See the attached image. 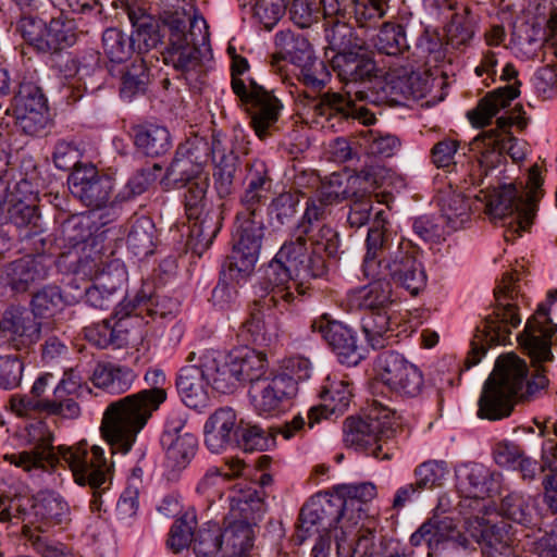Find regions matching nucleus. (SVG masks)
<instances>
[{"label":"nucleus","instance_id":"obj_19","mask_svg":"<svg viewBox=\"0 0 557 557\" xmlns=\"http://www.w3.org/2000/svg\"><path fill=\"white\" fill-rule=\"evenodd\" d=\"M512 140L507 133L486 131L475 137L472 146L478 151V170H472L470 176L473 184H480L488 171L496 168L503 161V152Z\"/></svg>","mask_w":557,"mask_h":557},{"label":"nucleus","instance_id":"obj_11","mask_svg":"<svg viewBox=\"0 0 557 557\" xmlns=\"http://www.w3.org/2000/svg\"><path fill=\"white\" fill-rule=\"evenodd\" d=\"M208 174L205 173L199 182L189 185L185 195L186 214L190 222L187 247L193 255L202 257L209 249V234L205 223L209 215L207 210Z\"/></svg>","mask_w":557,"mask_h":557},{"label":"nucleus","instance_id":"obj_34","mask_svg":"<svg viewBox=\"0 0 557 557\" xmlns=\"http://www.w3.org/2000/svg\"><path fill=\"white\" fill-rule=\"evenodd\" d=\"M253 540V527L245 521H235L223 531L218 545L224 546V557H249Z\"/></svg>","mask_w":557,"mask_h":557},{"label":"nucleus","instance_id":"obj_55","mask_svg":"<svg viewBox=\"0 0 557 557\" xmlns=\"http://www.w3.org/2000/svg\"><path fill=\"white\" fill-rule=\"evenodd\" d=\"M510 525L504 521L496 524L486 523L481 531V542L490 555L504 554L512 544L513 536L509 532Z\"/></svg>","mask_w":557,"mask_h":557},{"label":"nucleus","instance_id":"obj_16","mask_svg":"<svg viewBox=\"0 0 557 557\" xmlns=\"http://www.w3.org/2000/svg\"><path fill=\"white\" fill-rule=\"evenodd\" d=\"M161 445L166 461L172 468H184L195 456L198 442L194 434L185 431V420L171 417L161 435Z\"/></svg>","mask_w":557,"mask_h":557},{"label":"nucleus","instance_id":"obj_21","mask_svg":"<svg viewBox=\"0 0 557 557\" xmlns=\"http://www.w3.org/2000/svg\"><path fill=\"white\" fill-rule=\"evenodd\" d=\"M249 396L259 413H273L295 396V384L288 379L273 376L270 381L252 384Z\"/></svg>","mask_w":557,"mask_h":557},{"label":"nucleus","instance_id":"obj_41","mask_svg":"<svg viewBox=\"0 0 557 557\" xmlns=\"http://www.w3.org/2000/svg\"><path fill=\"white\" fill-rule=\"evenodd\" d=\"M244 329L253 343L267 345L278 336L280 323L273 313H265L257 308L244 323Z\"/></svg>","mask_w":557,"mask_h":557},{"label":"nucleus","instance_id":"obj_39","mask_svg":"<svg viewBox=\"0 0 557 557\" xmlns=\"http://www.w3.org/2000/svg\"><path fill=\"white\" fill-rule=\"evenodd\" d=\"M4 223H12L18 228H24L23 239H32L41 234L40 215L36 206L24 201L11 203L4 209Z\"/></svg>","mask_w":557,"mask_h":557},{"label":"nucleus","instance_id":"obj_49","mask_svg":"<svg viewBox=\"0 0 557 557\" xmlns=\"http://www.w3.org/2000/svg\"><path fill=\"white\" fill-rule=\"evenodd\" d=\"M215 164L213 176L215 178V189L221 197L231 193L233 174L235 172V158L232 153H225L221 149L220 141H214L211 149Z\"/></svg>","mask_w":557,"mask_h":557},{"label":"nucleus","instance_id":"obj_27","mask_svg":"<svg viewBox=\"0 0 557 557\" xmlns=\"http://www.w3.org/2000/svg\"><path fill=\"white\" fill-rule=\"evenodd\" d=\"M136 148L145 156L158 158L172 148V138L165 126L145 123L132 127Z\"/></svg>","mask_w":557,"mask_h":557},{"label":"nucleus","instance_id":"obj_14","mask_svg":"<svg viewBox=\"0 0 557 557\" xmlns=\"http://www.w3.org/2000/svg\"><path fill=\"white\" fill-rule=\"evenodd\" d=\"M52 268V259L44 253L26 256L5 264L0 270V285L13 292H26L32 284L46 280Z\"/></svg>","mask_w":557,"mask_h":557},{"label":"nucleus","instance_id":"obj_38","mask_svg":"<svg viewBox=\"0 0 557 557\" xmlns=\"http://www.w3.org/2000/svg\"><path fill=\"white\" fill-rule=\"evenodd\" d=\"M117 72L121 76L120 95L122 98L132 100L146 92L149 73L141 58L137 55L129 64L117 69Z\"/></svg>","mask_w":557,"mask_h":557},{"label":"nucleus","instance_id":"obj_18","mask_svg":"<svg viewBox=\"0 0 557 557\" xmlns=\"http://www.w3.org/2000/svg\"><path fill=\"white\" fill-rule=\"evenodd\" d=\"M165 64L172 65L176 71L185 74L186 79L195 88L202 90L207 86V74L202 73L200 62V51L198 46L189 41L181 42L178 37L173 38V44H169L163 52Z\"/></svg>","mask_w":557,"mask_h":557},{"label":"nucleus","instance_id":"obj_60","mask_svg":"<svg viewBox=\"0 0 557 557\" xmlns=\"http://www.w3.org/2000/svg\"><path fill=\"white\" fill-rule=\"evenodd\" d=\"M16 125L26 135L37 136L42 134L50 124L48 104L29 108L24 114H13Z\"/></svg>","mask_w":557,"mask_h":557},{"label":"nucleus","instance_id":"obj_58","mask_svg":"<svg viewBox=\"0 0 557 557\" xmlns=\"http://www.w3.org/2000/svg\"><path fill=\"white\" fill-rule=\"evenodd\" d=\"M47 104V99L39 86L29 81L18 84V89L12 99L13 114H24L29 108Z\"/></svg>","mask_w":557,"mask_h":557},{"label":"nucleus","instance_id":"obj_44","mask_svg":"<svg viewBox=\"0 0 557 557\" xmlns=\"http://www.w3.org/2000/svg\"><path fill=\"white\" fill-rule=\"evenodd\" d=\"M22 534L27 544L40 557H64L70 549L63 543L51 539L41 527L25 524Z\"/></svg>","mask_w":557,"mask_h":557},{"label":"nucleus","instance_id":"obj_32","mask_svg":"<svg viewBox=\"0 0 557 557\" xmlns=\"http://www.w3.org/2000/svg\"><path fill=\"white\" fill-rule=\"evenodd\" d=\"M459 531L449 517L433 516L410 536L413 546L426 543L429 546L438 545L445 541L457 540Z\"/></svg>","mask_w":557,"mask_h":557},{"label":"nucleus","instance_id":"obj_40","mask_svg":"<svg viewBox=\"0 0 557 557\" xmlns=\"http://www.w3.org/2000/svg\"><path fill=\"white\" fill-rule=\"evenodd\" d=\"M34 516L49 524H59L67 519L70 509L64 499L52 492L38 494L32 504Z\"/></svg>","mask_w":557,"mask_h":557},{"label":"nucleus","instance_id":"obj_64","mask_svg":"<svg viewBox=\"0 0 557 557\" xmlns=\"http://www.w3.org/2000/svg\"><path fill=\"white\" fill-rule=\"evenodd\" d=\"M24 371L23 361L16 356H0V387L13 389L20 386Z\"/></svg>","mask_w":557,"mask_h":557},{"label":"nucleus","instance_id":"obj_5","mask_svg":"<svg viewBox=\"0 0 557 557\" xmlns=\"http://www.w3.org/2000/svg\"><path fill=\"white\" fill-rule=\"evenodd\" d=\"M264 232V220L257 208L247 207L237 213L233 235V257L228 263L232 280L238 281L253 272Z\"/></svg>","mask_w":557,"mask_h":557},{"label":"nucleus","instance_id":"obj_48","mask_svg":"<svg viewBox=\"0 0 557 557\" xmlns=\"http://www.w3.org/2000/svg\"><path fill=\"white\" fill-rule=\"evenodd\" d=\"M313 110L317 115L325 116L327 120L333 117L348 120L354 113V100L349 95L344 96L339 92L326 91L321 95Z\"/></svg>","mask_w":557,"mask_h":557},{"label":"nucleus","instance_id":"obj_43","mask_svg":"<svg viewBox=\"0 0 557 557\" xmlns=\"http://www.w3.org/2000/svg\"><path fill=\"white\" fill-rule=\"evenodd\" d=\"M468 487L465 488L470 498L483 499L498 493L499 481L482 465L472 466L467 474Z\"/></svg>","mask_w":557,"mask_h":557},{"label":"nucleus","instance_id":"obj_24","mask_svg":"<svg viewBox=\"0 0 557 557\" xmlns=\"http://www.w3.org/2000/svg\"><path fill=\"white\" fill-rule=\"evenodd\" d=\"M84 391L90 392L89 387L82 383V377L73 369L65 371L51 398L60 417L76 419L81 414V407L76 398Z\"/></svg>","mask_w":557,"mask_h":557},{"label":"nucleus","instance_id":"obj_17","mask_svg":"<svg viewBox=\"0 0 557 557\" xmlns=\"http://www.w3.org/2000/svg\"><path fill=\"white\" fill-rule=\"evenodd\" d=\"M311 329L322 335L341 362L356 366L363 358L351 331L343 323L331 320L326 313L314 319Z\"/></svg>","mask_w":557,"mask_h":557},{"label":"nucleus","instance_id":"obj_4","mask_svg":"<svg viewBox=\"0 0 557 557\" xmlns=\"http://www.w3.org/2000/svg\"><path fill=\"white\" fill-rule=\"evenodd\" d=\"M543 178L540 168L534 164L530 168L525 185L518 189L516 185L508 184L495 189L486 202V212L493 219L515 216L505 231V239L511 240L516 234L530 228L535 218L537 203L543 197Z\"/></svg>","mask_w":557,"mask_h":557},{"label":"nucleus","instance_id":"obj_7","mask_svg":"<svg viewBox=\"0 0 557 557\" xmlns=\"http://www.w3.org/2000/svg\"><path fill=\"white\" fill-rule=\"evenodd\" d=\"M376 377L391 392L406 397L417 396L423 387L421 370L395 351L381 354L375 366Z\"/></svg>","mask_w":557,"mask_h":557},{"label":"nucleus","instance_id":"obj_42","mask_svg":"<svg viewBox=\"0 0 557 557\" xmlns=\"http://www.w3.org/2000/svg\"><path fill=\"white\" fill-rule=\"evenodd\" d=\"M238 430L237 417L232 408L215 410L211 416V434L215 442L211 448L219 450L231 444Z\"/></svg>","mask_w":557,"mask_h":557},{"label":"nucleus","instance_id":"obj_30","mask_svg":"<svg viewBox=\"0 0 557 557\" xmlns=\"http://www.w3.org/2000/svg\"><path fill=\"white\" fill-rule=\"evenodd\" d=\"M384 91L396 102L417 98L422 92L420 76L410 66L391 67L385 76Z\"/></svg>","mask_w":557,"mask_h":557},{"label":"nucleus","instance_id":"obj_56","mask_svg":"<svg viewBox=\"0 0 557 557\" xmlns=\"http://www.w3.org/2000/svg\"><path fill=\"white\" fill-rule=\"evenodd\" d=\"M200 170L185 153L177 148L175 157L166 170L165 181L174 187H182L194 178H198Z\"/></svg>","mask_w":557,"mask_h":557},{"label":"nucleus","instance_id":"obj_35","mask_svg":"<svg viewBox=\"0 0 557 557\" xmlns=\"http://www.w3.org/2000/svg\"><path fill=\"white\" fill-rule=\"evenodd\" d=\"M197 527L196 515L194 511H186L172 525L168 539V546L174 553H180L193 542V549L197 557H209L203 542L197 539L193 540L194 531Z\"/></svg>","mask_w":557,"mask_h":557},{"label":"nucleus","instance_id":"obj_31","mask_svg":"<svg viewBox=\"0 0 557 557\" xmlns=\"http://www.w3.org/2000/svg\"><path fill=\"white\" fill-rule=\"evenodd\" d=\"M84 333L90 344L102 349L108 347L119 349L128 344L129 333L124 320L115 321L112 325L104 319L84 327Z\"/></svg>","mask_w":557,"mask_h":557},{"label":"nucleus","instance_id":"obj_50","mask_svg":"<svg viewBox=\"0 0 557 557\" xmlns=\"http://www.w3.org/2000/svg\"><path fill=\"white\" fill-rule=\"evenodd\" d=\"M154 224L149 218L135 220L127 235V245L135 255L148 256L153 252Z\"/></svg>","mask_w":557,"mask_h":557},{"label":"nucleus","instance_id":"obj_12","mask_svg":"<svg viewBox=\"0 0 557 557\" xmlns=\"http://www.w3.org/2000/svg\"><path fill=\"white\" fill-rule=\"evenodd\" d=\"M41 337V323L27 311L10 309L0 319V347L28 354Z\"/></svg>","mask_w":557,"mask_h":557},{"label":"nucleus","instance_id":"obj_10","mask_svg":"<svg viewBox=\"0 0 557 557\" xmlns=\"http://www.w3.org/2000/svg\"><path fill=\"white\" fill-rule=\"evenodd\" d=\"M417 255L410 242L401 240L388 252L385 265L393 281L412 296L418 295L426 285V274Z\"/></svg>","mask_w":557,"mask_h":557},{"label":"nucleus","instance_id":"obj_15","mask_svg":"<svg viewBox=\"0 0 557 557\" xmlns=\"http://www.w3.org/2000/svg\"><path fill=\"white\" fill-rule=\"evenodd\" d=\"M238 97L242 102L250 106L251 125L257 136H268L269 128L278 120L282 110L280 100L252 79L249 81V90Z\"/></svg>","mask_w":557,"mask_h":557},{"label":"nucleus","instance_id":"obj_54","mask_svg":"<svg viewBox=\"0 0 557 557\" xmlns=\"http://www.w3.org/2000/svg\"><path fill=\"white\" fill-rule=\"evenodd\" d=\"M337 494L339 497L334 502L343 505L341 513L348 515L355 503L367 504L373 500L376 497V486L371 482L342 484L337 487Z\"/></svg>","mask_w":557,"mask_h":557},{"label":"nucleus","instance_id":"obj_53","mask_svg":"<svg viewBox=\"0 0 557 557\" xmlns=\"http://www.w3.org/2000/svg\"><path fill=\"white\" fill-rule=\"evenodd\" d=\"M376 49L387 55H398L409 48L405 29L399 24H383L375 40Z\"/></svg>","mask_w":557,"mask_h":557},{"label":"nucleus","instance_id":"obj_6","mask_svg":"<svg viewBox=\"0 0 557 557\" xmlns=\"http://www.w3.org/2000/svg\"><path fill=\"white\" fill-rule=\"evenodd\" d=\"M376 412L366 419L349 417L344 423V442L347 446L362 450L380 460H391L394 447L388 440L392 436V423L380 422Z\"/></svg>","mask_w":557,"mask_h":557},{"label":"nucleus","instance_id":"obj_51","mask_svg":"<svg viewBox=\"0 0 557 557\" xmlns=\"http://www.w3.org/2000/svg\"><path fill=\"white\" fill-rule=\"evenodd\" d=\"M363 287L359 294L360 306L371 311L385 310L392 304L391 283L382 274Z\"/></svg>","mask_w":557,"mask_h":557},{"label":"nucleus","instance_id":"obj_62","mask_svg":"<svg viewBox=\"0 0 557 557\" xmlns=\"http://www.w3.org/2000/svg\"><path fill=\"white\" fill-rule=\"evenodd\" d=\"M448 473V469L443 461H426L416 470V486L419 490H431L441 486Z\"/></svg>","mask_w":557,"mask_h":557},{"label":"nucleus","instance_id":"obj_2","mask_svg":"<svg viewBox=\"0 0 557 557\" xmlns=\"http://www.w3.org/2000/svg\"><path fill=\"white\" fill-rule=\"evenodd\" d=\"M38 430L40 437L32 450L5 455L4 458L26 471L44 468L46 462L53 466L63 460L69 465L75 482L82 486L87 485L94 491L90 509L99 511L101 493L111 484V465L104 457L102 447L98 445L89 447L86 442L75 446L54 447L52 433L45 425Z\"/></svg>","mask_w":557,"mask_h":557},{"label":"nucleus","instance_id":"obj_3","mask_svg":"<svg viewBox=\"0 0 557 557\" xmlns=\"http://www.w3.org/2000/svg\"><path fill=\"white\" fill-rule=\"evenodd\" d=\"M144 380L146 388L112 401L103 412L100 431L112 455L131 450L137 434L168 398L162 370L149 369Z\"/></svg>","mask_w":557,"mask_h":557},{"label":"nucleus","instance_id":"obj_59","mask_svg":"<svg viewBox=\"0 0 557 557\" xmlns=\"http://www.w3.org/2000/svg\"><path fill=\"white\" fill-rule=\"evenodd\" d=\"M161 165L154 163L152 166L139 169L127 182L124 189L116 196L119 201H127L145 193L148 187L157 180Z\"/></svg>","mask_w":557,"mask_h":557},{"label":"nucleus","instance_id":"obj_37","mask_svg":"<svg viewBox=\"0 0 557 557\" xmlns=\"http://www.w3.org/2000/svg\"><path fill=\"white\" fill-rule=\"evenodd\" d=\"M240 382L258 384L268 371L267 355L253 349H238L231 352Z\"/></svg>","mask_w":557,"mask_h":557},{"label":"nucleus","instance_id":"obj_1","mask_svg":"<svg viewBox=\"0 0 557 557\" xmlns=\"http://www.w3.org/2000/svg\"><path fill=\"white\" fill-rule=\"evenodd\" d=\"M548 320L547 313L537 310L535 319L529 321L520 337V344L528 351L534 368V374L527 382V363L515 354L498 357L495 368L486 380L479 399L478 416L487 420H500L511 414L516 398L528 400L539 391L548 385L545 376L544 361H550L552 337L556 326L544 325Z\"/></svg>","mask_w":557,"mask_h":557},{"label":"nucleus","instance_id":"obj_28","mask_svg":"<svg viewBox=\"0 0 557 557\" xmlns=\"http://www.w3.org/2000/svg\"><path fill=\"white\" fill-rule=\"evenodd\" d=\"M136 377V373L129 367L102 362L95 367L91 381L96 387L109 394L119 395L126 393Z\"/></svg>","mask_w":557,"mask_h":557},{"label":"nucleus","instance_id":"obj_63","mask_svg":"<svg viewBox=\"0 0 557 557\" xmlns=\"http://www.w3.org/2000/svg\"><path fill=\"white\" fill-rule=\"evenodd\" d=\"M46 22L41 18L35 10L22 11L16 22V32L21 35L23 40L33 49H35Z\"/></svg>","mask_w":557,"mask_h":557},{"label":"nucleus","instance_id":"obj_46","mask_svg":"<svg viewBox=\"0 0 557 557\" xmlns=\"http://www.w3.org/2000/svg\"><path fill=\"white\" fill-rule=\"evenodd\" d=\"M362 331L373 348H383L392 336L391 317L387 311H370L362 319Z\"/></svg>","mask_w":557,"mask_h":557},{"label":"nucleus","instance_id":"obj_29","mask_svg":"<svg viewBox=\"0 0 557 557\" xmlns=\"http://www.w3.org/2000/svg\"><path fill=\"white\" fill-rule=\"evenodd\" d=\"M496 297L498 305L493 314L486 318L483 330L491 342L505 339L510 334V329L521 323L517 307L502 300V297H505V289L496 292Z\"/></svg>","mask_w":557,"mask_h":557},{"label":"nucleus","instance_id":"obj_9","mask_svg":"<svg viewBox=\"0 0 557 557\" xmlns=\"http://www.w3.org/2000/svg\"><path fill=\"white\" fill-rule=\"evenodd\" d=\"M188 364L180 370L176 388L183 403L197 412H205L209 405L208 358L191 351Z\"/></svg>","mask_w":557,"mask_h":557},{"label":"nucleus","instance_id":"obj_33","mask_svg":"<svg viewBox=\"0 0 557 557\" xmlns=\"http://www.w3.org/2000/svg\"><path fill=\"white\" fill-rule=\"evenodd\" d=\"M383 212L376 214L374 225L369 230L366 239V255L363 259V274L369 278H375L383 274L380 257L387 247L386 230L381 221Z\"/></svg>","mask_w":557,"mask_h":557},{"label":"nucleus","instance_id":"obj_36","mask_svg":"<svg viewBox=\"0 0 557 557\" xmlns=\"http://www.w3.org/2000/svg\"><path fill=\"white\" fill-rule=\"evenodd\" d=\"M125 280V271L121 269L117 277L111 282L110 275L102 271L97 277V283L84 289L86 302L101 310H108L116 302L115 294L121 289Z\"/></svg>","mask_w":557,"mask_h":557},{"label":"nucleus","instance_id":"obj_8","mask_svg":"<svg viewBox=\"0 0 557 557\" xmlns=\"http://www.w3.org/2000/svg\"><path fill=\"white\" fill-rule=\"evenodd\" d=\"M270 267H277L283 280H299L301 284L320 277L326 272L324 259L315 256L313 251H308L307 239L302 235H299L296 240L284 244Z\"/></svg>","mask_w":557,"mask_h":557},{"label":"nucleus","instance_id":"obj_25","mask_svg":"<svg viewBox=\"0 0 557 557\" xmlns=\"http://www.w3.org/2000/svg\"><path fill=\"white\" fill-rule=\"evenodd\" d=\"M520 83L499 87L488 92L480 100L475 109L468 112L467 116L475 127H484L498 113L500 109L506 108L520 95Z\"/></svg>","mask_w":557,"mask_h":557},{"label":"nucleus","instance_id":"obj_22","mask_svg":"<svg viewBox=\"0 0 557 557\" xmlns=\"http://www.w3.org/2000/svg\"><path fill=\"white\" fill-rule=\"evenodd\" d=\"M343 505L334 499L312 502L300 511L299 536L305 540L313 534H320L332 527L341 517Z\"/></svg>","mask_w":557,"mask_h":557},{"label":"nucleus","instance_id":"obj_13","mask_svg":"<svg viewBox=\"0 0 557 557\" xmlns=\"http://www.w3.org/2000/svg\"><path fill=\"white\" fill-rule=\"evenodd\" d=\"M69 183L72 195L92 209L106 207L113 189L112 178L100 173L92 164L76 168Z\"/></svg>","mask_w":557,"mask_h":557},{"label":"nucleus","instance_id":"obj_61","mask_svg":"<svg viewBox=\"0 0 557 557\" xmlns=\"http://www.w3.org/2000/svg\"><path fill=\"white\" fill-rule=\"evenodd\" d=\"M368 152L375 157L389 158L398 149L399 139L392 134L377 131L361 133Z\"/></svg>","mask_w":557,"mask_h":557},{"label":"nucleus","instance_id":"obj_20","mask_svg":"<svg viewBox=\"0 0 557 557\" xmlns=\"http://www.w3.org/2000/svg\"><path fill=\"white\" fill-rule=\"evenodd\" d=\"M332 66L343 82L370 79L375 72V63L363 46L338 51L332 59Z\"/></svg>","mask_w":557,"mask_h":557},{"label":"nucleus","instance_id":"obj_47","mask_svg":"<svg viewBox=\"0 0 557 557\" xmlns=\"http://www.w3.org/2000/svg\"><path fill=\"white\" fill-rule=\"evenodd\" d=\"M102 49L111 62L123 63L132 57L134 45L132 38L121 29L110 27L102 34Z\"/></svg>","mask_w":557,"mask_h":557},{"label":"nucleus","instance_id":"obj_52","mask_svg":"<svg viewBox=\"0 0 557 557\" xmlns=\"http://www.w3.org/2000/svg\"><path fill=\"white\" fill-rule=\"evenodd\" d=\"M64 304L65 299L60 287L54 285L45 286L32 298V315L35 318H51L63 308Z\"/></svg>","mask_w":557,"mask_h":557},{"label":"nucleus","instance_id":"obj_57","mask_svg":"<svg viewBox=\"0 0 557 557\" xmlns=\"http://www.w3.org/2000/svg\"><path fill=\"white\" fill-rule=\"evenodd\" d=\"M10 406L20 417H27L34 413L59 416V411L51 398H38L32 393L29 395L12 396Z\"/></svg>","mask_w":557,"mask_h":557},{"label":"nucleus","instance_id":"obj_26","mask_svg":"<svg viewBox=\"0 0 557 557\" xmlns=\"http://www.w3.org/2000/svg\"><path fill=\"white\" fill-rule=\"evenodd\" d=\"M360 519V511L356 516L342 513L337 519L334 528L337 557H354L356 546L364 544L368 547L372 544V533L370 531L358 534Z\"/></svg>","mask_w":557,"mask_h":557},{"label":"nucleus","instance_id":"obj_45","mask_svg":"<svg viewBox=\"0 0 557 557\" xmlns=\"http://www.w3.org/2000/svg\"><path fill=\"white\" fill-rule=\"evenodd\" d=\"M212 387L221 393H233L240 383L231 352H219L214 359Z\"/></svg>","mask_w":557,"mask_h":557},{"label":"nucleus","instance_id":"obj_23","mask_svg":"<svg viewBox=\"0 0 557 557\" xmlns=\"http://www.w3.org/2000/svg\"><path fill=\"white\" fill-rule=\"evenodd\" d=\"M77 41L74 21L61 12L46 22L42 34L35 47L38 53L57 54Z\"/></svg>","mask_w":557,"mask_h":557}]
</instances>
